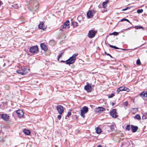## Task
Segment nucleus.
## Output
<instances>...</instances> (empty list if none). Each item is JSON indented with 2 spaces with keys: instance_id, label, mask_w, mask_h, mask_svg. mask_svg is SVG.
Instances as JSON below:
<instances>
[{
  "instance_id": "obj_1",
  "label": "nucleus",
  "mask_w": 147,
  "mask_h": 147,
  "mask_svg": "<svg viewBox=\"0 0 147 147\" xmlns=\"http://www.w3.org/2000/svg\"><path fill=\"white\" fill-rule=\"evenodd\" d=\"M78 53H75L70 57L66 61V64L70 65V64L74 63L76 61V57L78 55Z\"/></svg>"
},
{
  "instance_id": "obj_2",
  "label": "nucleus",
  "mask_w": 147,
  "mask_h": 147,
  "mask_svg": "<svg viewBox=\"0 0 147 147\" xmlns=\"http://www.w3.org/2000/svg\"><path fill=\"white\" fill-rule=\"evenodd\" d=\"M29 69H27L24 67L20 68L17 70V73L22 75H24L26 74L28 72V70Z\"/></svg>"
},
{
  "instance_id": "obj_3",
  "label": "nucleus",
  "mask_w": 147,
  "mask_h": 147,
  "mask_svg": "<svg viewBox=\"0 0 147 147\" xmlns=\"http://www.w3.org/2000/svg\"><path fill=\"white\" fill-rule=\"evenodd\" d=\"M88 111V108L87 107L84 106L83 107L82 109L81 110L80 115L81 116L84 118L85 117L84 114L87 113Z\"/></svg>"
},
{
  "instance_id": "obj_4",
  "label": "nucleus",
  "mask_w": 147,
  "mask_h": 147,
  "mask_svg": "<svg viewBox=\"0 0 147 147\" xmlns=\"http://www.w3.org/2000/svg\"><path fill=\"white\" fill-rule=\"evenodd\" d=\"M29 51L33 54L37 53L38 52V49L37 46H34L30 47L29 49Z\"/></svg>"
},
{
  "instance_id": "obj_5",
  "label": "nucleus",
  "mask_w": 147,
  "mask_h": 147,
  "mask_svg": "<svg viewBox=\"0 0 147 147\" xmlns=\"http://www.w3.org/2000/svg\"><path fill=\"white\" fill-rule=\"evenodd\" d=\"M69 25V20H67L66 21L63 25L61 26L62 28L60 29L59 30L60 31V33L62 32L63 31L62 29L65 28H68Z\"/></svg>"
},
{
  "instance_id": "obj_6",
  "label": "nucleus",
  "mask_w": 147,
  "mask_h": 147,
  "mask_svg": "<svg viewBox=\"0 0 147 147\" xmlns=\"http://www.w3.org/2000/svg\"><path fill=\"white\" fill-rule=\"evenodd\" d=\"M116 110L115 109H113L110 112L111 115L113 118H116L118 117Z\"/></svg>"
},
{
  "instance_id": "obj_7",
  "label": "nucleus",
  "mask_w": 147,
  "mask_h": 147,
  "mask_svg": "<svg viewBox=\"0 0 147 147\" xmlns=\"http://www.w3.org/2000/svg\"><path fill=\"white\" fill-rule=\"evenodd\" d=\"M96 31L94 30H90L88 34V36L90 38H92L94 37L96 34Z\"/></svg>"
},
{
  "instance_id": "obj_8",
  "label": "nucleus",
  "mask_w": 147,
  "mask_h": 147,
  "mask_svg": "<svg viewBox=\"0 0 147 147\" xmlns=\"http://www.w3.org/2000/svg\"><path fill=\"white\" fill-rule=\"evenodd\" d=\"M95 13V11L94 10H89L87 13V18H91L93 16V13Z\"/></svg>"
},
{
  "instance_id": "obj_9",
  "label": "nucleus",
  "mask_w": 147,
  "mask_h": 147,
  "mask_svg": "<svg viewBox=\"0 0 147 147\" xmlns=\"http://www.w3.org/2000/svg\"><path fill=\"white\" fill-rule=\"evenodd\" d=\"M57 109L59 113L61 115L63 111V107L61 105H58L57 107Z\"/></svg>"
},
{
  "instance_id": "obj_10",
  "label": "nucleus",
  "mask_w": 147,
  "mask_h": 147,
  "mask_svg": "<svg viewBox=\"0 0 147 147\" xmlns=\"http://www.w3.org/2000/svg\"><path fill=\"white\" fill-rule=\"evenodd\" d=\"M92 86L91 85L88 84L84 86V89L88 92H90L92 91Z\"/></svg>"
},
{
  "instance_id": "obj_11",
  "label": "nucleus",
  "mask_w": 147,
  "mask_h": 147,
  "mask_svg": "<svg viewBox=\"0 0 147 147\" xmlns=\"http://www.w3.org/2000/svg\"><path fill=\"white\" fill-rule=\"evenodd\" d=\"M16 113L19 117L21 118L23 116L24 113L21 110H18L17 111Z\"/></svg>"
},
{
  "instance_id": "obj_12",
  "label": "nucleus",
  "mask_w": 147,
  "mask_h": 147,
  "mask_svg": "<svg viewBox=\"0 0 147 147\" xmlns=\"http://www.w3.org/2000/svg\"><path fill=\"white\" fill-rule=\"evenodd\" d=\"M9 118V116L7 114H1V118L5 121H7Z\"/></svg>"
},
{
  "instance_id": "obj_13",
  "label": "nucleus",
  "mask_w": 147,
  "mask_h": 147,
  "mask_svg": "<svg viewBox=\"0 0 147 147\" xmlns=\"http://www.w3.org/2000/svg\"><path fill=\"white\" fill-rule=\"evenodd\" d=\"M39 5L38 2L36 1L34 2L33 6V9L36 11L38 8Z\"/></svg>"
},
{
  "instance_id": "obj_14",
  "label": "nucleus",
  "mask_w": 147,
  "mask_h": 147,
  "mask_svg": "<svg viewBox=\"0 0 147 147\" xmlns=\"http://www.w3.org/2000/svg\"><path fill=\"white\" fill-rule=\"evenodd\" d=\"M38 28L40 29H42L43 30H45L46 28L44 25L43 22H41L38 25Z\"/></svg>"
},
{
  "instance_id": "obj_15",
  "label": "nucleus",
  "mask_w": 147,
  "mask_h": 147,
  "mask_svg": "<svg viewBox=\"0 0 147 147\" xmlns=\"http://www.w3.org/2000/svg\"><path fill=\"white\" fill-rule=\"evenodd\" d=\"M140 95L142 98H145L147 96V91H143L140 93Z\"/></svg>"
},
{
  "instance_id": "obj_16",
  "label": "nucleus",
  "mask_w": 147,
  "mask_h": 147,
  "mask_svg": "<svg viewBox=\"0 0 147 147\" xmlns=\"http://www.w3.org/2000/svg\"><path fill=\"white\" fill-rule=\"evenodd\" d=\"M131 128L132 129V131L133 132H135L138 129V127L137 126H135L134 125H131Z\"/></svg>"
},
{
  "instance_id": "obj_17",
  "label": "nucleus",
  "mask_w": 147,
  "mask_h": 147,
  "mask_svg": "<svg viewBox=\"0 0 147 147\" xmlns=\"http://www.w3.org/2000/svg\"><path fill=\"white\" fill-rule=\"evenodd\" d=\"M40 47L44 51H46L47 49V47L43 43L40 44Z\"/></svg>"
},
{
  "instance_id": "obj_18",
  "label": "nucleus",
  "mask_w": 147,
  "mask_h": 147,
  "mask_svg": "<svg viewBox=\"0 0 147 147\" xmlns=\"http://www.w3.org/2000/svg\"><path fill=\"white\" fill-rule=\"evenodd\" d=\"M71 25H72L74 27H76L78 26V23L74 21L73 19L71 20Z\"/></svg>"
},
{
  "instance_id": "obj_19",
  "label": "nucleus",
  "mask_w": 147,
  "mask_h": 147,
  "mask_svg": "<svg viewBox=\"0 0 147 147\" xmlns=\"http://www.w3.org/2000/svg\"><path fill=\"white\" fill-rule=\"evenodd\" d=\"M24 133L25 134L29 135L30 133V131L29 130H27L26 129H24L23 131Z\"/></svg>"
},
{
  "instance_id": "obj_20",
  "label": "nucleus",
  "mask_w": 147,
  "mask_h": 147,
  "mask_svg": "<svg viewBox=\"0 0 147 147\" xmlns=\"http://www.w3.org/2000/svg\"><path fill=\"white\" fill-rule=\"evenodd\" d=\"M109 1L107 0L104 2L102 3V7L104 8H105L107 6V4L108 3Z\"/></svg>"
},
{
  "instance_id": "obj_21",
  "label": "nucleus",
  "mask_w": 147,
  "mask_h": 147,
  "mask_svg": "<svg viewBox=\"0 0 147 147\" xmlns=\"http://www.w3.org/2000/svg\"><path fill=\"white\" fill-rule=\"evenodd\" d=\"M138 110V109L136 108H132L131 111V112L133 114L135 113Z\"/></svg>"
},
{
  "instance_id": "obj_22",
  "label": "nucleus",
  "mask_w": 147,
  "mask_h": 147,
  "mask_svg": "<svg viewBox=\"0 0 147 147\" xmlns=\"http://www.w3.org/2000/svg\"><path fill=\"white\" fill-rule=\"evenodd\" d=\"M96 132L97 134H99L101 132V129L99 127H98L96 129Z\"/></svg>"
},
{
  "instance_id": "obj_23",
  "label": "nucleus",
  "mask_w": 147,
  "mask_h": 147,
  "mask_svg": "<svg viewBox=\"0 0 147 147\" xmlns=\"http://www.w3.org/2000/svg\"><path fill=\"white\" fill-rule=\"evenodd\" d=\"M134 118L138 120H140L141 119L140 116L138 114H137L134 117Z\"/></svg>"
},
{
  "instance_id": "obj_24",
  "label": "nucleus",
  "mask_w": 147,
  "mask_h": 147,
  "mask_svg": "<svg viewBox=\"0 0 147 147\" xmlns=\"http://www.w3.org/2000/svg\"><path fill=\"white\" fill-rule=\"evenodd\" d=\"M125 88V87L121 86L118 89V90H119V92L121 91H123L124 89Z\"/></svg>"
},
{
  "instance_id": "obj_25",
  "label": "nucleus",
  "mask_w": 147,
  "mask_h": 147,
  "mask_svg": "<svg viewBox=\"0 0 147 147\" xmlns=\"http://www.w3.org/2000/svg\"><path fill=\"white\" fill-rule=\"evenodd\" d=\"M95 111L97 113L100 112V107H98V108H96L95 109Z\"/></svg>"
},
{
  "instance_id": "obj_26",
  "label": "nucleus",
  "mask_w": 147,
  "mask_h": 147,
  "mask_svg": "<svg viewBox=\"0 0 147 147\" xmlns=\"http://www.w3.org/2000/svg\"><path fill=\"white\" fill-rule=\"evenodd\" d=\"M118 34V33L117 32H114L110 34H109L110 35H114L115 36L117 35Z\"/></svg>"
},
{
  "instance_id": "obj_27",
  "label": "nucleus",
  "mask_w": 147,
  "mask_h": 147,
  "mask_svg": "<svg viewBox=\"0 0 147 147\" xmlns=\"http://www.w3.org/2000/svg\"><path fill=\"white\" fill-rule=\"evenodd\" d=\"M109 47L111 48H114L115 49H119V48L115 46H114L111 45H109Z\"/></svg>"
},
{
  "instance_id": "obj_28",
  "label": "nucleus",
  "mask_w": 147,
  "mask_h": 147,
  "mask_svg": "<svg viewBox=\"0 0 147 147\" xmlns=\"http://www.w3.org/2000/svg\"><path fill=\"white\" fill-rule=\"evenodd\" d=\"M115 95L114 93H111L110 94L108 95V98H112Z\"/></svg>"
},
{
  "instance_id": "obj_29",
  "label": "nucleus",
  "mask_w": 147,
  "mask_h": 147,
  "mask_svg": "<svg viewBox=\"0 0 147 147\" xmlns=\"http://www.w3.org/2000/svg\"><path fill=\"white\" fill-rule=\"evenodd\" d=\"M135 28L136 29H140L141 28L144 29L142 27L139 26H135Z\"/></svg>"
},
{
  "instance_id": "obj_30",
  "label": "nucleus",
  "mask_w": 147,
  "mask_h": 147,
  "mask_svg": "<svg viewBox=\"0 0 147 147\" xmlns=\"http://www.w3.org/2000/svg\"><path fill=\"white\" fill-rule=\"evenodd\" d=\"M143 11V10L142 9H138L137 11V12L138 13H142Z\"/></svg>"
},
{
  "instance_id": "obj_31",
  "label": "nucleus",
  "mask_w": 147,
  "mask_h": 147,
  "mask_svg": "<svg viewBox=\"0 0 147 147\" xmlns=\"http://www.w3.org/2000/svg\"><path fill=\"white\" fill-rule=\"evenodd\" d=\"M136 64L138 65H140L141 64V62L139 59L137 60L136 61Z\"/></svg>"
},
{
  "instance_id": "obj_32",
  "label": "nucleus",
  "mask_w": 147,
  "mask_h": 147,
  "mask_svg": "<svg viewBox=\"0 0 147 147\" xmlns=\"http://www.w3.org/2000/svg\"><path fill=\"white\" fill-rule=\"evenodd\" d=\"M124 21H127L129 23H130V22H129V21L128 19H125V18H124V19H121V21L122 22Z\"/></svg>"
},
{
  "instance_id": "obj_33",
  "label": "nucleus",
  "mask_w": 147,
  "mask_h": 147,
  "mask_svg": "<svg viewBox=\"0 0 147 147\" xmlns=\"http://www.w3.org/2000/svg\"><path fill=\"white\" fill-rule=\"evenodd\" d=\"M142 119H147V117H146V115L145 113L144 115L142 116Z\"/></svg>"
},
{
  "instance_id": "obj_34",
  "label": "nucleus",
  "mask_w": 147,
  "mask_h": 147,
  "mask_svg": "<svg viewBox=\"0 0 147 147\" xmlns=\"http://www.w3.org/2000/svg\"><path fill=\"white\" fill-rule=\"evenodd\" d=\"M130 129V126L129 125H128L126 126V130H128V131Z\"/></svg>"
},
{
  "instance_id": "obj_35",
  "label": "nucleus",
  "mask_w": 147,
  "mask_h": 147,
  "mask_svg": "<svg viewBox=\"0 0 147 147\" xmlns=\"http://www.w3.org/2000/svg\"><path fill=\"white\" fill-rule=\"evenodd\" d=\"M105 110V109L104 108L102 107H100V111H102Z\"/></svg>"
},
{
  "instance_id": "obj_36",
  "label": "nucleus",
  "mask_w": 147,
  "mask_h": 147,
  "mask_svg": "<svg viewBox=\"0 0 147 147\" xmlns=\"http://www.w3.org/2000/svg\"><path fill=\"white\" fill-rule=\"evenodd\" d=\"M128 102L127 101H126L124 103H123V104L124 105H125L126 106H127L128 105Z\"/></svg>"
},
{
  "instance_id": "obj_37",
  "label": "nucleus",
  "mask_w": 147,
  "mask_h": 147,
  "mask_svg": "<svg viewBox=\"0 0 147 147\" xmlns=\"http://www.w3.org/2000/svg\"><path fill=\"white\" fill-rule=\"evenodd\" d=\"M110 128L111 130H113L114 129V125H111L110 126Z\"/></svg>"
},
{
  "instance_id": "obj_38",
  "label": "nucleus",
  "mask_w": 147,
  "mask_h": 147,
  "mask_svg": "<svg viewBox=\"0 0 147 147\" xmlns=\"http://www.w3.org/2000/svg\"><path fill=\"white\" fill-rule=\"evenodd\" d=\"M12 6L15 9H17L18 8V6L17 4H15L12 5Z\"/></svg>"
},
{
  "instance_id": "obj_39",
  "label": "nucleus",
  "mask_w": 147,
  "mask_h": 147,
  "mask_svg": "<svg viewBox=\"0 0 147 147\" xmlns=\"http://www.w3.org/2000/svg\"><path fill=\"white\" fill-rule=\"evenodd\" d=\"M130 8L129 7H126L125 8L123 9H122V11H125V10H127V9H130Z\"/></svg>"
},
{
  "instance_id": "obj_40",
  "label": "nucleus",
  "mask_w": 147,
  "mask_h": 147,
  "mask_svg": "<svg viewBox=\"0 0 147 147\" xmlns=\"http://www.w3.org/2000/svg\"><path fill=\"white\" fill-rule=\"evenodd\" d=\"M71 115V113L70 112H68L67 115V116L69 117Z\"/></svg>"
},
{
  "instance_id": "obj_41",
  "label": "nucleus",
  "mask_w": 147,
  "mask_h": 147,
  "mask_svg": "<svg viewBox=\"0 0 147 147\" xmlns=\"http://www.w3.org/2000/svg\"><path fill=\"white\" fill-rule=\"evenodd\" d=\"M129 90V88L125 87V88L124 89L123 91H126L127 92H128Z\"/></svg>"
},
{
  "instance_id": "obj_42",
  "label": "nucleus",
  "mask_w": 147,
  "mask_h": 147,
  "mask_svg": "<svg viewBox=\"0 0 147 147\" xmlns=\"http://www.w3.org/2000/svg\"><path fill=\"white\" fill-rule=\"evenodd\" d=\"M5 88L7 90H8L9 88V86L8 85H6L5 86Z\"/></svg>"
},
{
  "instance_id": "obj_43",
  "label": "nucleus",
  "mask_w": 147,
  "mask_h": 147,
  "mask_svg": "<svg viewBox=\"0 0 147 147\" xmlns=\"http://www.w3.org/2000/svg\"><path fill=\"white\" fill-rule=\"evenodd\" d=\"M105 54H106V55H108L111 58H112L113 57H112L109 53H107L105 52Z\"/></svg>"
},
{
  "instance_id": "obj_44",
  "label": "nucleus",
  "mask_w": 147,
  "mask_h": 147,
  "mask_svg": "<svg viewBox=\"0 0 147 147\" xmlns=\"http://www.w3.org/2000/svg\"><path fill=\"white\" fill-rule=\"evenodd\" d=\"M61 115H59L57 116V118L58 119H59V120H60V119L61 118Z\"/></svg>"
},
{
  "instance_id": "obj_45",
  "label": "nucleus",
  "mask_w": 147,
  "mask_h": 147,
  "mask_svg": "<svg viewBox=\"0 0 147 147\" xmlns=\"http://www.w3.org/2000/svg\"><path fill=\"white\" fill-rule=\"evenodd\" d=\"M63 53H61L59 54V58L60 57H61L62 56V55Z\"/></svg>"
},
{
  "instance_id": "obj_46",
  "label": "nucleus",
  "mask_w": 147,
  "mask_h": 147,
  "mask_svg": "<svg viewBox=\"0 0 147 147\" xmlns=\"http://www.w3.org/2000/svg\"><path fill=\"white\" fill-rule=\"evenodd\" d=\"M61 62H66V61H63V60H61Z\"/></svg>"
},
{
  "instance_id": "obj_47",
  "label": "nucleus",
  "mask_w": 147,
  "mask_h": 147,
  "mask_svg": "<svg viewBox=\"0 0 147 147\" xmlns=\"http://www.w3.org/2000/svg\"><path fill=\"white\" fill-rule=\"evenodd\" d=\"M112 105L113 106L114 105V102H112Z\"/></svg>"
},
{
  "instance_id": "obj_48",
  "label": "nucleus",
  "mask_w": 147,
  "mask_h": 147,
  "mask_svg": "<svg viewBox=\"0 0 147 147\" xmlns=\"http://www.w3.org/2000/svg\"><path fill=\"white\" fill-rule=\"evenodd\" d=\"M97 147H102V146L100 145H99Z\"/></svg>"
},
{
  "instance_id": "obj_49",
  "label": "nucleus",
  "mask_w": 147,
  "mask_h": 147,
  "mask_svg": "<svg viewBox=\"0 0 147 147\" xmlns=\"http://www.w3.org/2000/svg\"><path fill=\"white\" fill-rule=\"evenodd\" d=\"M5 65H6L5 63H4V64H3V67H5Z\"/></svg>"
},
{
  "instance_id": "obj_50",
  "label": "nucleus",
  "mask_w": 147,
  "mask_h": 147,
  "mask_svg": "<svg viewBox=\"0 0 147 147\" xmlns=\"http://www.w3.org/2000/svg\"><path fill=\"white\" fill-rule=\"evenodd\" d=\"M117 91L118 92H119V90H118V89L117 90Z\"/></svg>"
},
{
  "instance_id": "obj_51",
  "label": "nucleus",
  "mask_w": 147,
  "mask_h": 147,
  "mask_svg": "<svg viewBox=\"0 0 147 147\" xmlns=\"http://www.w3.org/2000/svg\"><path fill=\"white\" fill-rule=\"evenodd\" d=\"M127 29H129V28H127Z\"/></svg>"
}]
</instances>
